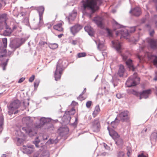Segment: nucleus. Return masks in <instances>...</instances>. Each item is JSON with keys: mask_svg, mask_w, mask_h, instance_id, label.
<instances>
[{"mask_svg": "<svg viewBox=\"0 0 157 157\" xmlns=\"http://www.w3.org/2000/svg\"><path fill=\"white\" fill-rule=\"evenodd\" d=\"M81 8L83 13H86L87 10H90L92 13L99 9L98 5H99L102 3V0H85L82 1Z\"/></svg>", "mask_w": 157, "mask_h": 157, "instance_id": "obj_1", "label": "nucleus"}, {"mask_svg": "<svg viewBox=\"0 0 157 157\" xmlns=\"http://www.w3.org/2000/svg\"><path fill=\"white\" fill-rule=\"evenodd\" d=\"M22 121L23 123L26 125V127H23L22 129L30 137L34 136L36 134L35 128L33 127V121L31 117H27L23 118Z\"/></svg>", "mask_w": 157, "mask_h": 157, "instance_id": "obj_2", "label": "nucleus"}, {"mask_svg": "<svg viewBox=\"0 0 157 157\" xmlns=\"http://www.w3.org/2000/svg\"><path fill=\"white\" fill-rule=\"evenodd\" d=\"M67 65L68 63L66 60L62 59L59 60L54 73L55 80L57 81L60 79L63 71Z\"/></svg>", "mask_w": 157, "mask_h": 157, "instance_id": "obj_3", "label": "nucleus"}, {"mask_svg": "<svg viewBox=\"0 0 157 157\" xmlns=\"http://www.w3.org/2000/svg\"><path fill=\"white\" fill-rule=\"evenodd\" d=\"M140 79V78L137 77V74L135 73L132 76L130 77L127 80L126 85L128 87L135 86L139 83Z\"/></svg>", "mask_w": 157, "mask_h": 157, "instance_id": "obj_4", "label": "nucleus"}, {"mask_svg": "<svg viewBox=\"0 0 157 157\" xmlns=\"http://www.w3.org/2000/svg\"><path fill=\"white\" fill-rule=\"evenodd\" d=\"M107 129L109 130L110 136L114 140L116 144L118 145H122L123 143V141L122 139L120 138V136L117 132L113 130H110L109 127H108Z\"/></svg>", "mask_w": 157, "mask_h": 157, "instance_id": "obj_5", "label": "nucleus"}, {"mask_svg": "<svg viewBox=\"0 0 157 157\" xmlns=\"http://www.w3.org/2000/svg\"><path fill=\"white\" fill-rule=\"evenodd\" d=\"M20 104V102L18 100H14L12 102L9 106H8V113L11 115L13 113V111L15 109L19 108Z\"/></svg>", "mask_w": 157, "mask_h": 157, "instance_id": "obj_6", "label": "nucleus"}, {"mask_svg": "<svg viewBox=\"0 0 157 157\" xmlns=\"http://www.w3.org/2000/svg\"><path fill=\"white\" fill-rule=\"evenodd\" d=\"M128 52H126L125 53H122L121 54V56L124 61H125L126 65L128 66L129 68L132 69L134 71L135 68L132 64V61L131 59H128Z\"/></svg>", "mask_w": 157, "mask_h": 157, "instance_id": "obj_7", "label": "nucleus"}, {"mask_svg": "<svg viewBox=\"0 0 157 157\" xmlns=\"http://www.w3.org/2000/svg\"><path fill=\"white\" fill-rule=\"evenodd\" d=\"M136 26L128 27L127 29L121 30V34L122 36L125 38L127 39L129 36V33H132L135 31Z\"/></svg>", "mask_w": 157, "mask_h": 157, "instance_id": "obj_8", "label": "nucleus"}, {"mask_svg": "<svg viewBox=\"0 0 157 157\" xmlns=\"http://www.w3.org/2000/svg\"><path fill=\"white\" fill-rule=\"evenodd\" d=\"M75 113V110L74 108H72L70 111L66 112L65 113L66 115H64L62 119L64 122L66 123H69L71 120V115H73Z\"/></svg>", "mask_w": 157, "mask_h": 157, "instance_id": "obj_9", "label": "nucleus"}, {"mask_svg": "<svg viewBox=\"0 0 157 157\" xmlns=\"http://www.w3.org/2000/svg\"><path fill=\"white\" fill-rule=\"evenodd\" d=\"M51 121V119L50 118L42 117L40 119V123L38 124H35V128H40L43 125L45 126L47 123Z\"/></svg>", "mask_w": 157, "mask_h": 157, "instance_id": "obj_10", "label": "nucleus"}, {"mask_svg": "<svg viewBox=\"0 0 157 157\" xmlns=\"http://www.w3.org/2000/svg\"><path fill=\"white\" fill-rule=\"evenodd\" d=\"M22 44L19 39H15L11 41L9 46L13 50L19 47Z\"/></svg>", "mask_w": 157, "mask_h": 157, "instance_id": "obj_11", "label": "nucleus"}, {"mask_svg": "<svg viewBox=\"0 0 157 157\" xmlns=\"http://www.w3.org/2000/svg\"><path fill=\"white\" fill-rule=\"evenodd\" d=\"M82 26L79 24H76L70 28L71 33L74 36L78 33L82 28Z\"/></svg>", "mask_w": 157, "mask_h": 157, "instance_id": "obj_12", "label": "nucleus"}, {"mask_svg": "<svg viewBox=\"0 0 157 157\" xmlns=\"http://www.w3.org/2000/svg\"><path fill=\"white\" fill-rule=\"evenodd\" d=\"M93 21L98 27L101 29L104 28V25L103 22V18L102 17L99 16L95 17L93 19Z\"/></svg>", "mask_w": 157, "mask_h": 157, "instance_id": "obj_13", "label": "nucleus"}, {"mask_svg": "<svg viewBox=\"0 0 157 157\" xmlns=\"http://www.w3.org/2000/svg\"><path fill=\"white\" fill-rule=\"evenodd\" d=\"M100 125L98 119H95L92 122V129L93 131L95 132H98L100 129Z\"/></svg>", "mask_w": 157, "mask_h": 157, "instance_id": "obj_14", "label": "nucleus"}, {"mask_svg": "<svg viewBox=\"0 0 157 157\" xmlns=\"http://www.w3.org/2000/svg\"><path fill=\"white\" fill-rule=\"evenodd\" d=\"M112 43L113 47L118 53H121L122 49L121 43L117 40L112 41Z\"/></svg>", "mask_w": 157, "mask_h": 157, "instance_id": "obj_15", "label": "nucleus"}, {"mask_svg": "<svg viewBox=\"0 0 157 157\" xmlns=\"http://www.w3.org/2000/svg\"><path fill=\"white\" fill-rule=\"evenodd\" d=\"M5 30L3 31V33L1 35H3L4 36H9L12 33L13 30L9 26L7 25L6 23H5L4 25Z\"/></svg>", "mask_w": 157, "mask_h": 157, "instance_id": "obj_16", "label": "nucleus"}, {"mask_svg": "<svg viewBox=\"0 0 157 157\" xmlns=\"http://www.w3.org/2000/svg\"><path fill=\"white\" fill-rule=\"evenodd\" d=\"M128 111H125L121 113L118 116L121 121H124L128 119Z\"/></svg>", "mask_w": 157, "mask_h": 157, "instance_id": "obj_17", "label": "nucleus"}, {"mask_svg": "<svg viewBox=\"0 0 157 157\" xmlns=\"http://www.w3.org/2000/svg\"><path fill=\"white\" fill-rule=\"evenodd\" d=\"M129 13L135 16L138 17L141 14L140 9L139 7H136L133 10L131 9L129 11Z\"/></svg>", "mask_w": 157, "mask_h": 157, "instance_id": "obj_18", "label": "nucleus"}, {"mask_svg": "<svg viewBox=\"0 0 157 157\" xmlns=\"http://www.w3.org/2000/svg\"><path fill=\"white\" fill-rule=\"evenodd\" d=\"M36 10L38 12L39 17V20L40 21V22L43 19V15L44 11V8L43 6H40L37 7Z\"/></svg>", "mask_w": 157, "mask_h": 157, "instance_id": "obj_19", "label": "nucleus"}, {"mask_svg": "<svg viewBox=\"0 0 157 157\" xmlns=\"http://www.w3.org/2000/svg\"><path fill=\"white\" fill-rule=\"evenodd\" d=\"M151 91L150 89L143 90L140 94V99H141L142 98H147L149 94L151 93Z\"/></svg>", "mask_w": 157, "mask_h": 157, "instance_id": "obj_20", "label": "nucleus"}, {"mask_svg": "<svg viewBox=\"0 0 157 157\" xmlns=\"http://www.w3.org/2000/svg\"><path fill=\"white\" fill-rule=\"evenodd\" d=\"M148 42L151 48L155 49L157 48V39H150Z\"/></svg>", "mask_w": 157, "mask_h": 157, "instance_id": "obj_21", "label": "nucleus"}, {"mask_svg": "<svg viewBox=\"0 0 157 157\" xmlns=\"http://www.w3.org/2000/svg\"><path fill=\"white\" fill-rule=\"evenodd\" d=\"M45 129L46 131L51 132L54 129V127L53 125L51 122V121L46 124L45 126Z\"/></svg>", "mask_w": 157, "mask_h": 157, "instance_id": "obj_22", "label": "nucleus"}, {"mask_svg": "<svg viewBox=\"0 0 157 157\" xmlns=\"http://www.w3.org/2000/svg\"><path fill=\"white\" fill-rule=\"evenodd\" d=\"M125 69L124 66L121 65L119 66V69L117 73V75L120 77H123L125 72Z\"/></svg>", "mask_w": 157, "mask_h": 157, "instance_id": "obj_23", "label": "nucleus"}, {"mask_svg": "<svg viewBox=\"0 0 157 157\" xmlns=\"http://www.w3.org/2000/svg\"><path fill=\"white\" fill-rule=\"evenodd\" d=\"M148 58L153 60L154 64L157 67V56L154 55L150 54L148 56Z\"/></svg>", "mask_w": 157, "mask_h": 157, "instance_id": "obj_24", "label": "nucleus"}, {"mask_svg": "<svg viewBox=\"0 0 157 157\" xmlns=\"http://www.w3.org/2000/svg\"><path fill=\"white\" fill-rule=\"evenodd\" d=\"M85 31L88 33L89 35L92 36L93 35V29L90 26H86L84 27Z\"/></svg>", "mask_w": 157, "mask_h": 157, "instance_id": "obj_25", "label": "nucleus"}, {"mask_svg": "<svg viewBox=\"0 0 157 157\" xmlns=\"http://www.w3.org/2000/svg\"><path fill=\"white\" fill-rule=\"evenodd\" d=\"M157 137V132L155 131L151 134V142H155L156 141Z\"/></svg>", "mask_w": 157, "mask_h": 157, "instance_id": "obj_26", "label": "nucleus"}, {"mask_svg": "<svg viewBox=\"0 0 157 157\" xmlns=\"http://www.w3.org/2000/svg\"><path fill=\"white\" fill-rule=\"evenodd\" d=\"M7 19V15L6 13H3L0 14V21L1 22L4 23H6V21Z\"/></svg>", "mask_w": 157, "mask_h": 157, "instance_id": "obj_27", "label": "nucleus"}, {"mask_svg": "<svg viewBox=\"0 0 157 157\" xmlns=\"http://www.w3.org/2000/svg\"><path fill=\"white\" fill-rule=\"evenodd\" d=\"M62 24L61 23H59L53 26L54 29L56 30L59 31L61 32L63 30V28L62 27Z\"/></svg>", "mask_w": 157, "mask_h": 157, "instance_id": "obj_28", "label": "nucleus"}, {"mask_svg": "<svg viewBox=\"0 0 157 157\" xmlns=\"http://www.w3.org/2000/svg\"><path fill=\"white\" fill-rule=\"evenodd\" d=\"M33 145L28 146L27 147L25 148V152L27 154H31L33 152L32 149L33 148Z\"/></svg>", "mask_w": 157, "mask_h": 157, "instance_id": "obj_29", "label": "nucleus"}, {"mask_svg": "<svg viewBox=\"0 0 157 157\" xmlns=\"http://www.w3.org/2000/svg\"><path fill=\"white\" fill-rule=\"evenodd\" d=\"M119 121V120L116 118L114 121L111 122V125L114 128H116Z\"/></svg>", "mask_w": 157, "mask_h": 157, "instance_id": "obj_30", "label": "nucleus"}, {"mask_svg": "<svg viewBox=\"0 0 157 157\" xmlns=\"http://www.w3.org/2000/svg\"><path fill=\"white\" fill-rule=\"evenodd\" d=\"M4 122V118L2 116H0V133H1L3 130V125Z\"/></svg>", "mask_w": 157, "mask_h": 157, "instance_id": "obj_31", "label": "nucleus"}, {"mask_svg": "<svg viewBox=\"0 0 157 157\" xmlns=\"http://www.w3.org/2000/svg\"><path fill=\"white\" fill-rule=\"evenodd\" d=\"M100 111V109L99 108V105H96L95 108V110L93 113V115L94 117L98 113V112Z\"/></svg>", "mask_w": 157, "mask_h": 157, "instance_id": "obj_32", "label": "nucleus"}, {"mask_svg": "<svg viewBox=\"0 0 157 157\" xmlns=\"http://www.w3.org/2000/svg\"><path fill=\"white\" fill-rule=\"evenodd\" d=\"M58 46V45L56 43H50L49 44V47L52 49H54L57 48Z\"/></svg>", "mask_w": 157, "mask_h": 157, "instance_id": "obj_33", "label": "nucleus"}, {"mask_svg": "<svg viewBox=\"0 0 157 157\" xmlns=\"http://www.w3.org/2000/svg\"><path fill=\"white\" fill-rule=\"evenodd\" d=\"M152 20L154 23L155 27L157 28V15H154L152 18Z\"/></svg>", "mask_w": 157, "mask_h": 157, "instance_id": "obj_34", "label": "nucleus"}, {"mask_svg": "<svg viewBox=\"0 0 157 157\" xmlns=\"http://www.w3.org/2000/svg\"><path fill=\"white\" fill-rule=\"evenodd\" d=\"M58 142V140H57V139H56L55 140H53L52 139H50L48 140L47 141V143L49 144H56Z\"/></svg>", "mask_w": 157, "mask_h": 157, "instance_id": "obj_35", "label": "nucleus"}, {"mask_svg": "<svg viewBox=\"0 0 157 157\" xmlns=\"http://www.w3.org/2000/svg\"><path fill=\"white\" fill-rule=\"evenodd\" d=\"M40 142V140L38 139V137H36L35 139V140L33 142V143L35 144V146L37 147H39V146L38 145L39 143Z\"/></svg>", "mask_w": 157, "mask_h": 157, "instance_id": "obj_36", "label": "nucleus"}, {"mask_svg": "<svg viewBox=\"0 0 157 157\" xmlns=\"http://www.w3.org/2000/svg\"><path fill=\"white\" fill-rule=\"evenodd\" d=\"M23 22L26 25L29 26V18L28 17H26L24 18L23 20Z\"/></svg>", "mask_w": 157, "mask_h": 157, "instance_id": "obj_37", "label": "nucleus"}, {"mask_svg": "<svg viewBox=\"0 0 157 157\" xmlns=\"http://www.w3.org/2000/svg\"><path fill=\"white\" fill-rule=\"evenodd\" d=\"M124 154L125 153L122 151H119L117 152V157H123Z\"/></svg>", "mask_w": 157, "mask_h": 157, "instance_id": "obj_38", "label": "nucleus"}, {"mask_svg": "<svg viewBox=\"0 0 157 157\" xmlns=\"http://www.w3.org/2000/svg\"><path fill=\"white\" fill-rule=\"evenodd\" d=\"M2 41L4 48L6 47L7 45V39L6 38L2 39Z\"/></svg>", "mask_w": 157, "mask_h": 157, "instance_id": "obj_39", "label": "nucleus"}, {"mask_svg": "<svg viewBox=\"0 0 157 157\" xmlns=\"http://www.w3.org/2000/svg\"><path fill=\"white\" fill-rule=\"evenodd\" d=\"M86 56V54L85 52H81L78 53V58L85 57Z\"/></svg>", "mask_w": 157, "mask_h": 157, "instance_id": "obj_40", "label": "nucleus"}, {"mask_svg": "<svg viewBox=\"0 0 157 157\" xmlns=\"http://www.w3.org/2000/svg\"><path fill=\"white\" fill-rule=\"evenodd\" d=\"M29 104V100H26L25 101L23 102V105L24 107L26 108L28 106Z\"/></svg>", "mask_w": 157, "mask_h": 157, "instance_id": "obj_41", "label": "nucleus"}, {"mask_svg": "<svg viewBox=\"0 0 157 157\" xmlns=\"http://www.w3.org/2000/svg\"><path fill=\"white\" fill-rule=\"evenodd\" d=\"M78 121V118L77 117H75V121L71 124V125L73 126L74 127H75L77 124V121Z\"/></svg>", "mask_w": 157, "mask_h": 157, "instance_id": "obj_42", "label": "nucleus"}, {"mask_svg": "<svg viewBox=\"0 0 157 157\" xmlns=\"http://www.w3.org/2000/svg\"><path fill=\"white\" fill-rule=\"evenodd\" d=\"M138 157H148V155L142 152L139 154L138 155Z\"/></svg>", "mask_w": 157, "mask_h": 157, "instance_id": "obj_43", "label": "nucleus"}, {"mask_svg": "<svg viewBox=\"0 0 157 157\" xmlns=\"http://www.w3.org/2000/svg\"><path fill=\"white\" fill-rule=\"evenodd\" d=\"M7 65L6 63H2L1 66L3 70L5 71L6 70V67Z\"/></svg>", "mask_w": 157, "mask_h": 157, "instance_id": "obj_44", "label": "nucleus"}, {"mask_svg": "<svg viewBox=\"0 0 157 157\" xmlns=\"http://www.w3.org/2000/svg\"><path fill=\"white\" fill-rule=\"evenodd\" d=\"M145 16H146V17L144 18H143L142 20V21L143 23L145 22L146 21V20L147 19H148V17H149L148 13H147V14Z\"/></svg>", "mask_w": 157, "mask_h": 157, "instance_id": "obj_45", "label": "nucleus"}, {"mask_svg": "<svg viewBox=\"0 0 157 157\" xmlns=\"http://www.w3.org/2000/svg\"><path fill=\"white\" fill-rule=\"evenodd\" d=\"M106 31L107 32L108 36H112V33L111 31L108 29H106Z\"/></svg>", "mask_w": 157, "mask_h": 157, "instance_id": "obj_46", "label": "nucleus"}, {"mask_svg": "<svg viewBox=\"0 0 157 157\" xmlns=\"http://www.w3.org/2000/svg\"><path fill=\"white\" fill-rule=\"evenodd\" d=\"M91 103L92 102L91 101H89L87 102L86 104V107L87 108H89L91 105Z\"/></svg>", "mask_w": 157, "mask_h": 157, "instance_id": "obj_47", "label": "nucleus"}, {"mask_svg": "<svg viewBox=\"0 0 157 157\" xmlns=\"http://www.w3.org/2000/svg\"><path fill=\"white\" fill-rule=\"evenodd\" d=\"M40 83V81L39 80H37L35 81V82H34V86L35 87H37Z\"/></svg>", "mask_w": 157, "mask_h": 157, "instance_id": "obj_48", "label": "nucleus"}, {"mask_svg": "<svg viewBox=\"0 0 157 157\" xmlns=\"http://www.w3.org/2000/svg\"><path fill=\"white\" fill-rule=\"evenodd\" d=\"M4 28V24L3 23L0 22V31L3 29Z\"/></svg>", "mask_w": 157, "mask_h": 157, "instance_id": "obj_49", "label": "nucleus"}, {"mask_svg": "<svg viewBox=\"0 0 157 157\" xmlns=\"http://www.w3.org/2000/svg\"><path fill=\"white\" fill-rule=\"evenodd\" d=\"M86 88H85L83 91H82V93L81 94L79 97L78 98H79L80 99L81 98H82V95L84 94L85 92H86Z\"/></svg>", "mask_w": 157, "mask_h": 157, "instance_id": "obj_50", "label": "nucleus"}, {"mask_svg": "<svg viewBox=\"0 0 157 157\" xmlns=\"http://www.w3.org/2000/svg\"><path fill=\"white\" fill-rule=\"evenodd\" d=\"M35 78V76L34 75H32V76L30 77L29 79V82H33Z\"/></svg>", "mask_w": 157, "mask_h": 157, "instance_id": "obj_51", "label": "nucleus"}, {"mask_svg": "<svg viewBox=\"0 0 157 157\" xmlns=\"http://www.w3.org/2000/svg\"><path fill=\"white\" fill-rule=\"evenodd\" d=\"M0 3L1 5V7L2 6H4L6 4V3L5 0H1Z\"/></svg>", "mask_w": 157, "mask_h": 157, "instance_id": "obj_52", "label": "nucleus"}, {"mask_svg": "<svg viewBox=\"0 0 157 157\" xmlns=\"http://www.w3.org/2000/svg\"><path fill=\"white\" fill-rule=\"evenodd\" d=\"M149 31L150 35L151 36H153L155 33L154 30L152 29L151 30H149Z\"/></svg>", "mask_w": 157, "mask_h": 157, "instance_id": "obj_53", "label": "nucleus"}, {"mask_svg": "<svg viewBox=\"0 0 157 157\" xmlns=\"http://www.w3.org/2000/svg\"><path fill=\"white\" fill-rule=\"evenodd\" d=\"M25 79V78H23V77L21 78L19 80V81H18V82L19 83H21Z\"/></svg>", "mask_w": 157, "mask_h": 157, "instance_id": "obj_54", "label": "nucleus"}, {"mask_svg": "<svg viewBox=\"0 0 157 157\" xmlns=\"http://www.w3.org/2000/svg\"><path fill=\"white\" fill-rule=\"evenodd\" d=\"M77 43V41L76 40H72L71 42V44L73 45H75Z\"/></svg>", "mask_w": 157, "mask_h": 157, "instance_id": "obj_55", "label": "nucleus"}, {"mask_svg": "<svg viewBox=\"0 0 157 157\" xmlns=\"http://www.w3.org/2000/svg\"><path fill=\"white\" fill-rule=\"evenodd\" d=\"M116 97L120 99L121 98V95L120 93H117L116 94Z\"/></svg>", "mask_w": 157, "mask_h": 157, "instance_id": "obj_56", "label": "nucleus"}, {"mask_svg": "<svg viewBox=\"0 0 157 157\" xmlns=\"http://www.w3.org/2000/svg\"><path fill=\"white\" fill-rule=\"evenodd\" d=\"M111 82L113 84L114 87H115L117 85L114 82V80L113 78L111 80Z\"/></svg>", "mask_w": 157, "mask_h": 157, "instance_id": "obj_57", "label": "nucleus"}, {"mask_svg": "<svg viewBox=\"0 0 157 157\" xmlns=\"http://www.w3.org/2000/svg\"><path fill=\"white\" fill-rule=\"evenodd\" d=\"M47 44V42L44 41H41L40 42V44L42 45H44L45 44Z\"/></svg>", "mask_w": 157, "mask_h": 157, "instance_id": "obj_58", "label": "nucleus"}, {"mask_svg": "<svg viewBox=\"0 0 157 157\" xmlns=\"http://www.w3.org/2000/svg\"><path fill=\"white\" fill-rule=\"evenodd\" d=\"M25 12H23L20 13V15H21L22 16H23L25 15Z\"/></svg>", "mask_w": 157, "mask_h": 157, "instance_id": "obj_59", "label": "nucleus"}, {"mask_svg": "<svg viewBox=\"0 0 157 157\" xmlns=\"http://www.w3.org/2000/svg\"><path fill=\"white\" fill-rule=\"evenodd\" d=\"M47 27L48 29H50L52 26V25L50 24H48L47 25Z\"/></svg>", "mask_w": 157, "mask_h": 157, "instance_id": "obj_60", "label": "nucleus"}, {"mask_svg": "<svg viewBox=\"0 0 157 157\" xmlns=\"http://www.w3.org/2000/svg\"><path fill=\"white\" fill-rule=\"evenodd\" d=\"M147 130V129L146 128H144L143 129V130L141 132V133H144V132H145Z\"/></svg>", "mask_w": 157, "mask_h": 157, "instance_id": "obj_61", "label": "nucleus"}, {"mask_svg": "<svg viewBox=\"0 0 157 157\" xmlns=\"http://www.w3.org/2000/svg\"><path fill=\"white\" fill-rule=\"evenodd\" d=\"M130 150H128V152H127V155L128 156H129V155L130 154Z\"/></svg>", "mask_w": 157, "mask_h": 157, "instance_id": "obj_62", "label": "nucleus"}, {"mask_svg": "<svg viewBox=\"0 0 157 157\" xmlns=\"http://www.w3.org/2000/svg\"><path fill=\"white\" fill-rule=\"evenodd\" d=\"M17 28V26L16 25H14L13 26V30H15Z\"/></svg>", "mask_w": 157, "mask_h": 157, "instance_id": "obj_63", "label": "nucleus"}, {"mask_svg": "<svg viewBox=\"0 0 157 157\" xmlns=\"http://www.w3.org/2000/svg\"><path fill=\"white\" fill-rule=\"evenodd\" d=\"M63 35V34H60L58 36L59 38H61L62 37Z\"/></svg>", "mask_w": 157, "mask_h": 157, "instance_id": "obj_64", "label": "nucleus"}]
</instances>
